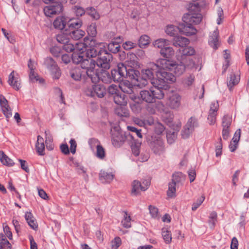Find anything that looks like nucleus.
I'll use <instances>...</instances> for the list:
<instances>
[{
    "label": "nucleus",
    "instance_id": "nucleus-1",
    "mask_svg": "<svg viewBox=\"0 0 249 249\" xmlns=\"http://www.w3.org/2000/svg\"><path fill=\"white\" fill-rule=\"evenodd\" d=\"M200 8L198 3L191 4L188 13L184 15L183 23L179 24V32L186 36L195 35L197 30L193 24L199 23L202 20V15L200 13Z\"/></svg>",
    "mask_w": 249,
    "mask_h": 249
},
{
    "label": "nucleus",
    "instance_id": "nucleus-2",
    "mask_svg": "<svg viewBox=\"0 0 249 249\" xmlns=\"http://www.w3.org/2000/svg\"><path fill=\"white\" fill-rule=\"evenodd\" d=\"M89 62L85 60L82 63V67H75L71 69L70 71L71 78L75 81H80L82 79H89L91 81L97 80V77L92 71L94 64H92Z\"/></svg>",
    "mask_w": 249,
    "mask_h": 249
},
{
    "label": "nucleus",
    "instance_id": "nucleus-3",
    "mask_svg": "<svg viewBox=\"0 0 249 249\" xmlns=\"http://www.w3.org/2000/svg\"><path fill=\"white\" fill-rule=\"evenodd\" d=\"M154 69L159 68L163 69H168L171 71H173L177 75L182 74L185 70V66L182 61L179 64L176 62L167 59L161 58L157 61V64L153 65Z\"/></svg>",
    "mask_w": 249,
    "mask_h": 249
},
{
    "label": "nucleus",
    "instance_id": "nucleus-4",
    "mask_svg": "<svg viewBox=\"0 0 249 249\" xmlns=\"http://www.w3.org/2000/svg\"><path fill=\"white\" fill-rule=\"evenodd\" d=\"M166 70L168 69H159L157 74V78L152 82V84H156L162 90L167 87V83L174 82L176 80L175 75L171 72H167Z\"/></svg>",
    "mask_w": 249,
    "mask_h": 249
},
{
    "label": "nucleus",
    "instance_id": "nucleus-5",
    "mask_svg": "<svg viewBox=\"0 0 249 249\" xmlns=\"http://www.w3.org/2000/svg\"><path fill=\"white\" fill-rule=\"evenodd\" d=\"M152 85L154 87L149 90H143L140 92L142 99L148 103H153L156 99H162L164 96L163 90L157 87L156 84Z\"/></svg>",
    "mask_w": 249,
    "mask_h": 249
},
{
    "label": "nucleus",
    "instance_id": "nucleus-6",
    "mask_svg": "<svg viewBox=\"0 0 249 249\" xmlns=\"http://www.w3.org/2000/svg\"><path fill=\"white\" fill-rule=\"evenodd\" d=\"M111 142L115 147H121L126 141L134 140V136L130 133H125L114 127L111 130Z\"/></svg>",
    "mask_w": 249,
    "mask_h": 249
},
{
    "label": "nucleus",
    "instance_id": "nucleus-7",
    "mask_svg": "<svg viewBox=\"0 0 249 249\" xmlns=\"http://www.w3.org/2000/svg\"><path fill=\"white\" fill-rule=\"evenodd\" d=\"M148 145L156 155H163L166 151L165 144L162 138L160 135H153L148 141Z\"/></svg>",
    "mask_w": 249,
    "mask_h": 249
},
{
    "label": "nucleus",
    "instance_id": "nucleus-8",
    "mask_svg": "<svg viewBox=\"0 0 249 249\" xmlns=\"http://www.w3.org/2000/svg\"><path fill=\"white\" fill-rule=\"evenodd\" d=\"M156 63H152L150 65V68L143 69L142 70L141 73L142 76H141L140 83L136 84V86L139 87L141 88L145 87L148 84V81L151 80V82L153 81L154 73L158 72V70L161 69L159 68L158 69H154L153 65H156Z\"/></svg>",
    "mask_w": 249,
    "mask_h": 249
},
{
    "label": "nucleus",
    "instance_id": "nucleus-9",
    "mask_svg": "<svg viewBox=\"0 0 249 249\" xmlns=\"http://www.w3.org/2000/svg\"><path fill=\"white\" fill-rule=\"evenodd\" d=\"M85 92L87 96L94 98H103L106 93V90L103 85L93 84L88 86L86 89Z\"/></svg>",
    "mask_w": 249,
    "mask_h": 249
},
{
    "label": "nucleus",
    "instance_id": "nucleus-10",
    "mask_svg": "<svg viewBox=\"0 0 249 249\" xmlns=\"http://www.w3.org/2000/svg\"><path fill=\"white\" fill-rule=\"evenodd\" d=\"M44 64L51 73L53 79H58L60 78L61 75L60 69L53 58L51 57L46 58L45 59Z\"/></svg>",
    "mask_w": 249,
    "mask_h": 249
},
{
    "label": "nucleus",
    "instance_id": "nucleus-11",
    "mask_svg": "<svg viewBox=\"0 0 249 249\" xmlns=\"http://www.w3.org/2000/svg\"><path fill=\"white\" fill-rule=\"evenodd\" d=\"M181 96L178 93L171 92L168 95L166 104L170 108L178 110L181 106Z\"/></svg>",
    "mask_w": 249,
    "mask_h": 249
},
{
    "label": "nucleus",
    "instance_id": "nucleus-12",
    "mask_svg": "<svg viewBox=\"0 0 249 249\" xmlns=\"http://www.w3.org/2000/svg\"><path fill=\"white\" fill-rule=\"evenodd\" d=\"M126 73V66L123 63L118 64L117 67L111 70V76L114 82H120L125 77Z\"/></svg>",
    "mask_w": 249,
    "mask_h": 249
},
{
    "label": "nucleus",
    "instance_id": "nucleus-13",
    "mask_svg": "<svg viewBox=\"0 0 249 249\" xmlns=\"http://www.w3.org/2000/svg\"><path fill=\"white\" fill-rule=\"evenodd\" d=\"M102 53V54H100L95 61V65L104 69H108L110 67V63L112 59V55L107 53L104 49H103Z\"/></svg>",
    "mask_w": 249,
    "mask_h": 249
},
{
    "label": "nucleus",
    "instance_id": "nucleus-14",
    "mask_svg": "<svg viewBox=\"0 0 249 249\" xmlns=\"http://www.w3.org/2000/svg\"><path fill=\"white\" fill-rule=\"evenodd\" d=\"M82 49H80L73 52L71 55V60L75 64H80L81 67H82V63L85 60H87L90 63L92 64H94V67H95V61L91 58H84L85 53L83 51H81Z\"/></svg>",
    "mask_w": 249,
    "mask_h": 249
},
{
    "label": "nucleus",
    "instance_id": "nucleus-15",
    "mask_svg": "<svg viewBox=\"0 0 249 249\" xmlns=\"http://www.w3.org/2000/svg\"><path fill=\"white\" fill-rule=\"evenodd\" d=\"M63 10V5L60 3H53L44 8L43 11L47 17H51L60 13Z\"/></svg>",
    "mask_w": 249,
    "mask_h": 249
},
{
    "label": "nucleus",
    "instance_id": "nucleus-16",
    "mask_svg": "<svg viewBox=\"0 0 249 249\" xmlns=\"http://www.w3.org/2000/svg\"><path fill=\"white\" fill-rule=\"evenodd\" d=\"M95 67H93V70H92V71L97 77V80L96 81H91L93 83H96L99 82L100 80L106 84L111 83L112 79L111 75L108 71L103 70L102 71L100 72V73H99L97 70L95 69Z\"/></svg>",
    "mask_w": 249,
    "mask_h": 249
},
{
    "label": "nucleus",
    "instance_id": "nucleus-17",
    "mask_svg": "<svg viewBox=\"0 0 249 249\" xmlns=\"http://www.w3.org/2000/svg\"><path fill=\"white\" fill-rule=\"evenodd\" d=\"M0 106L6 118H10L12 115V110L8 105L7 100L2 95H0Z\"/></svg>",
    "mask_w": 249,
    "mask_h": 249
},
{
    "label": "nucleus",
    "instance_id": "nucleus-18",
    "mask_svg": "<svg viewBox=\"0 0 249 249\" xmlns=\"http://www.w3.org/2000/svg\"><path fill=\"white\" fill-rule=\"evenodd\" d=\"M82 21L79 18H71L68 19L67 27L65 30V32H69L72 30L79 29L82 25Z\"/></svg>",
    "mask_w": 249,
    "mask_h": 249
},
{
    "label": "nucleus",
    "instance_id": "nucleus-19",
    "mask_svg": "<svg viewBox=\"0 0 249 249\" xmlns=\"http://www.w3.org/2000/svg\"><path fill=\"white\" fill-rule=\"evenodd\" d=\"M125 77L129 78L132 80V82L136 86V84L140 83L141 80L140 76V72L136 70L130 68L128 69H126V73Z\"/></svg>",
    "mask_w": 249,
    "mask_h": 249
},
{
    "label": "nucleus",
    "instance_id": "nucleus-20",
    "mask_svg": "<svg viewBox=\"0 0 249 249\" xmlns=\"http://www.w3.org/2000/svg\"><path fill=\"white\" fill-rule=\"evenodd\" d=\"M8 82L16 90H19L20 88V80L18 77L15 76L14 71H12L9 74Z\"/></svg>",
    "mask_w": 249,
    "mask_h": 249
},
{
    "label": "nucleus",
    "instance_id": "nucleus-21",
    "mask_svg": "<svg viewBox=\"0 0 249 249\" xmlns=\"http://www.w3.org/2000/svg\"><path fill=\"white\" fill-rule=\"evenodd\" d=\"M68 18L64 16L57 17L53 22V26L55 29L63 30L67 24Z\"/></svg>",
    "mask_w": 249,
    "mask_h": 249
},
{
    "label": "nucleus",
    "instance_id": "nucleus-22",
    "mask_svg": "<svg viewBox=\"0 0 249 249\" xmlns=\"http://www.w3.org/2000/svg\"><path fill=\"white\" fill-rule=\"evenodd\" d=\"M189 43L188 38L181 36H176L173 39V45L176 47L183 48Z\"/></svg>",
    "mask_w": 249,
    "mask_h": 249
},
{
    "label": "nucleus",
    "instance_id": "nucleus-23",
    "mask_svg": "<svg viewBox=\"0 0 249 249\" xmlns=\"http://www.w3.org/2000/svg\"><path fill=\"white\" fill-rule=\"evenodd\" d=\"M131 193L134 196L138 195L140 191H144L146 190V187H144L139 181L136 180L133 181Z\"/></svg>",
    "mask_w": 249,
    "mask_h": 249
},
{
    "label": "nucleus",
    "instance_id": "nucleus-24",
    "mask_svg": "<svg viewBox=\"0 0 249 249\" xmlns=\"http://www.w3.org/2000/svg\"><path fill=\"white\" fill-rule=\"evenodd\" d=\"M119 88L124 93L131 94L133 92V86L131 83L127 80L121 82L119 84Z\"/></svg>",
    "mask_w": 249,
    "mask_h": 249
},
{
    "label": "nucleus",
    "instance_id": "nucleus-25",
    "mask_svg": "<svg viewBox=\"0 0 249 249\" xmlns=\"http://www.w3.org/2000/svg\"><path fill=\"white\" fill-rule=\"evenodd\" d=\"M186 176L181 172H177L172 175V182L175 183V184L179 186L182 185L185 180Z\"/></svg>",
    "mask_w": 249,
    "mask_h": 249
},
{
    "label": "nucleus",
    "instance_id": "nucleus-26",
    "mask_svg": "<svg viewBox=\"0 0 249 249\" xmlns=\"http://www.w3.org/2000/svg\"><path fill=\"white\" fill-rule=\"evenodd\" d=\"M36 148L37 153L39 155L43 156L45 155V144L44 143V139L39 135L37 136V140L36 143Z\"/></svg>",
    "mask_w": 249,
    "mask_h": 249
},
{
    "label": "nucleus",
    "instance_id": "nucleus-27",
    "mask_svg": "<svg viewBox=\"0 0 249 249\" xmlns=\"http://www.w3.org/2000/svg\"><path fill=\"white\" fill-rule=\"evenodd\" d=\"M218 35L219 32L217 29H216L213 32L212 35L209 38V43L214 50L218 48Z\"/></svg>",
    "mask_w": 249,
    "mask_h": 249
},
{
    "label": "nucleus",
    "instance_id": "nucleus-28",
    "mask_svg": "<svg viewBox=\"0 0 249 249\" xmlns=\"http://www.w3.org/2000/svg\"><path fill=\"white\" fill-rule=\"evenodd\" d=\"M160 53L162 57L166 58H169L174 56L175 51L172 47L167 45L162 50H160Z\"/></svg>",
    "mask_w": 249,
    "mask_h": 249
},
{
    "label": "nucleus",
    "instance_id": "nucleus-29",
    "mask_svg": "<svg viewBox=\"0 0 249 249\" xmlns=\"http://www.w3.org/2000/svg\"><path fill=\"white\" fill-rule=\"evenodd\" d=\"M179 52L181 53V61H183V59L188 58L187 56L194 55L195 53L194 49L192 47H188L182 49L181 50L180 49Z\"/></svg>",
    "mask_w": 249,
    "mask_h": 249
},
{
    "label": "nucleus",
    "instance_id": "nucleus-30",
    "mask_svg": "<svg viewBox=\"0 0 249 249\" xmlns=\"http://www.w3.org/2000/svg\"><path fill=\"white\" fill-rule=\"evenodd\" d=\"M25 218L29 226L31 228L34 230H36L37 228L36 222L35 221V218L31 212H26L25 214Z\"/></svg>",
    "mask_w": 249,
    "mask_h": 249
},
{
    "label": "nucleus",
    "instance_id": "nucleus-31",
    "mask_svg": "<svg viewBox=\"0 0 249 249\" xmlns=\"http://www.w3.org/2000/svg\"><path fill=\"white\" fill-rule=\"evenodd\" d=\"M197 126V121L196 118L193 117H191L189 120L188 121L186 124L185 127L187 128V130L188 131L187 134H184V136L185 137H187L189 132H192L194 129L195 127Z\"/></svg>",
    "mask_w": 249,
    "mask_h": 249
},
{
    "label": "nucleus",
    "instance_id": "nucleus-32",
    "mask_svg": "<svg viewBox=\"0 0 249 249\" xmlns=\"http://www.w3.org/2000/svg\"><path fill=\"white\" fill-rule=\"evenodd\" d=\"M70 37L74 40H77L82 38L85 32L80 29L75 30H72L68 32Z\"/></svg>",
    "mask_w": 249,
    "mask_h": 249
},
{
    "label": "nucleus",
    "instance_id": "nucleus-33",
    "mask_svg": "<svg viewBox=\"0 0 249 249\" xmlns=\"http://www.w3.org/2000/svg\"><path fill=\"white\" fill-rule=\"evenodd\" d=\"M57 41L62 44H65L70 42V36L67 32L57 35L56 36Z\"/></svg>",
    "mask_w": 249,
    "mask_h": 249
},
{
    "label": "nucleus",
    "instance_id": "nucleus-34",
    "mask_svg": "<svg viewBox=\"0 0 249 249\" xmlns=\"http://www.w3.org/2000/svg\"><path fill=\"white\" fill-rule=\"evenodd\" d=\"M137 57L134 53H128L127 60L125 61V63L129 67L133 68L137 65Z\"/></svg>",
    "mask_w": 249,
    "mask_h": 249
},
{
    "label": "nucleus",
    "instance_id": "nucleus-35",
    "mask_svg": "<svg viewBox=\"0 0 249 249\" xmlns=\"http://www.w3.org/2000/svg\"><path fill=\"white\" fill-rule=\"evenodd\" d=\"M124 94H121L120 92L113 96L114 101L115 104L124 106L127 104V101L125 98Z\"/></svg>",
    "mask_w": 249,
    "mask_h": 249
},
{
    "label": "nucleus",
    "instance_id": "nucleus-36",
    "mask_svg": "<svg viewBox=\"0 0 249 249\" xmlns=\"http://www.w3.org/2000/svg\"><path fill=\"white\" fill-rule=\"evenodd\" d=\"M0 160L3 165L7 166H12L14 165L13 161L2 151H0Z\"/></svg>",
    "mask_w": 249,
    "mask_h": 249
},
{
    "label": "nucleus",
    "instance_id": "nucleus-37",
    "mask_svg": "<svg viewBox=\"0 0 249 249\" xmlns=\"http://www.w3.org/2000/svg\"><path fill=\"white\" fill-rule=\"evenodd\" d=\"M102 50H103L101 49L97 50L94 48L89 49L86 52V57H89L88 58L91 59H92V57H95L97 56H98V57L100 54H102Z\"/></svg>",
    "mask_w": 249,
    "mask_h": 249
},
{
    "label": "nucleus",
    "instance_id": "nucleus-38",
    "mask_svg": "<svg viewBox=\"0 0 249 249\" xmlns=\"http://www.w3.org/2000/svg\"><path fill=\"white\" fill-rule=\"evenodd\" d=\"M79 44H78L77 43L74 45L71 42V40H70L69 43L63 45V49L67 52H73L79 49Z\"/></svg>",
    "mask_w": 249,
    "mask_h": 249
},
{
    "label": "nucleus",
    "instance_id": "nucleus-39",
    "mask_svg": "<svg viewBox=\"0 0 249 249\" xmlns=\"http://www.w3.org/2000/svg\"><path fill=\"white\" fill-rule=\"evenodd\" d=\"M169 40L164 38H159L153 42V44L156 48L162 50L166 46L169 45Z\"/></svg>",
    "mask_w": 249,
    "mask_h": 249
},
{
    "label": "nucleus",
    "instance_id": "nucleus-40",
    "mask_svg": "<svg viewBox=\"0 0 249 249\" xmlns=\"http://www.w3.org/2000/svg\"><path fill=\"white\" fill-rule=\"evenodd\" d=\"M180 124H179L178 126V128L177 130L174 131H168L167 132L166 137L167 140L169 143L172 144L173 143L177 137V133L179 130V128L180 127Z\"/></svg>",
    "mask_w": 249,
    "mask_h": 249
},
{
    "label": "nucleus",
    "instance_id": "nucleus-41",
    "mask_svg": "<svg viewBox=\"0 0 249 249\" xmlns=\"http://www.w3.org/2000/svg\"><path fill=\"white\" fill-rule=\"evenodd\" d=\"M179 32V25L178 26L174 25H168L166 26L165 32L168 35L175 36Z\"/></svg>",
    "mask_w": 249,
    "mask_h": 249
},
{
    "label": "nucleus",
    "instance_id": "nucleus-42",
    "mask_svg": "<svg viewBox=\"0 0 249 249\" xmlns=\"http://www.w3.org/2000/svg\"><path fill=\"white\" fill-rule=\"evenodd\" d=\"M240 80V78L238 76H236L235 74L231 73L230 75V80L227 82V86L230 90H231V88L237 85Z\"/></svg>",
    "mask_w": 249,
    "mask_h": 249
},
{
    "label": "nucleus",
    "instance_id": "nucleus-43",
    "mask_svg": "<svg viewBox=\"0 0 249 249\" xmlns=\"http://www.w3.org/2000/svg\"><path fill=\"white\" fill-rule=\"evenodd\" d=\"M100 179L103 182H110L114 178V175L111 173H108L107 172L103 171L100 173Z\"/></svg>",
    "mask_w": 249,
    "mask_h": 249
},
{
    "label": "nucleus",
    "instance_id": "nucleus-44",
    "mask_svg": "<svg viewBox=\"0 0 249 249\" xmlns=\"http://www.w3.org/2000/svg\"><path fill=\"white\" fill-rule=\"evenodd\" d=\"M177 185L172 182L169 183L168 189L167 191V195L168 197L172 198L176 196V186Z\"/></svg>",
    "mask_w": 249,
    "mask_h": 249
},
{
    "label": "nucleus",
    "instance_id": "nucleus-45",
    "mask_svg": "<svg viewBox=\"0 0 249 249\" xmlns=\"http://www.w3.org/2000/svg\"><path fill=\"white\" fill-rule=\"evenodd\" d=\"M107 48L109 52L116 53L119 51L120 46L118 42H111L108 44Z\"/></svg>",
    "mask_w": 249,
    "mask_h": 249
},
{
    "label": "nucleus",
    "instance_id": "nucleus-46",
    "mask_svg": "<svg viewBox=\"0 0 249 249\" xmlns=\"http://www.w3.org/2000/svg\"><path fill=\"white\" fill-rule=\"evenodd\" d=\"M123 226L125 228L131 227V217L127 212L124 213V218L121 222Z\"/></svg>",
    "mask_w": 249,
    "mask_h": 249
},
{
    "label": "nucleus",
    "instance_id": "nucleus-47",
    "mask_svg": "<svg viewBox=\"0 0 249 249\" xmlns=\"http://www.w3.org/2000/svg\"><path fill=\"white\" fill-rule=\"evenodd\" d=\"M232 122V118L229 115H225L222 120V126L223 128H229Z\"/></svg>",
    "mask_w": 249,
    "mask_h": 249
},
{
    "label": "nucleus",
    "instance_id": "nucleus-48",
    "mask_svg": "<svg viewBox=\"0 0 249 249\" xmlns=\"http://www.w3.org/2000/svg\"><path fill=\"white\" fill-rule=\"evenodd\" d=\"M87 33L91 37H95L97 35V26L95 23H92L87 28Z\"/></svg>",
    "mask_w": 249,
    "mask_h": 249
},
{
    "label": "nucleus",
    "instance_id": "nucleus-49",
    "mask_svg": "<svg viewBox=\"0 0 249 249\" xmlns=\"http://www.w3.org/2000/svg\"><path fill=\"white\" fill-rule=\"evenodd\" d=\"M96 157L100 159H104L106 157L105 150L100 144L96 146Z\"/></svg>",
    "mask_w": 249,
    "mask_h": 249
},
{
    "label": "nucleus",
    "instance_id": "nucleus-50",
    "mask_svg": "<svg viewBox=\"0 0 249 249\" xmlns=\"http://www.w3.org/2000/svg\"><path fill=\"white\" fill-rule=\"evenodd\" d=\"M87 14L94 19H98L100 18V15L97 12L96 9L93 7H89L87 8Z\"/></svg>",
    "mask_w": 249,
    "mask_h": 249
},
{
    "label": "nucleus",
    "instance_id": "nucleus-51",
    "mask_svg": "<svg viewBox=\"0 0 249 249\" xmlns=\"http://www.w3.org/2000/svg\"><path fill=\"white\" fill-rule=\"evenodd\" d=\"M149 37L146 35H142L139 40V45L141 48H142L149 44Z\"/></svg>",
    "mask_w": 249,
    "mask_h": 249
},
{
    "label": "nucleus",
    "instance_id": "nucleus-52",
    "mask_svg": "<svg viewBox=\"0 0 249 249\" xmlns=\"http://www.w3.org/2000/svg\"><path fill=\"white\" fill-rule=\"evenodd\" d=\"M162 236L166 244H169L171 242L172 237L170 231L162 229Z\"/></svg>",
    "mask_w": 249,
    "mask_h": 249
},
{
    "label": "nucleus",
    "instance_id": "nucleus-53",
    "mask_svg": "<svg viewBox=\"0 0 249 249\" xmlns=\"http://www.w3.org/2000/svg\"><path fill=\"white\" fill-rule=\"evenodd\" d=\"M205 198V197L204 196H202L198 197L196 201L192 205V211H196L201 205V204L204 201Z\"/></svg>",
    "mask_w": 249,
    "mask_h": 249
},
{
    "label": "nucleus",
    "instance_id": "nucleus-54",
    "mask_svg": "<svg viewBox=\"0 0 249 249\" xmlns=\"http://www.w3.org/2000/svg\"><path fill=\"white\" fill-rule=\"evenodd\" d=\"M72 9L77 17H81L84 15L86 12L83 8L78 6H74Z\"/></svg>",
    "mask_w": 249,
    "mask_h": 249
},
{
    "label": "nucleus",
    "instance_id": "nucleus-55",
    "mask_svg": "<svg viewBox=\"0 0 249 249\" xmlns=\"http://www.w3.org/2000/svg\"><path fill=\"white\" fill-rule=\"evenodd\" d=\"M195 81V75L191 74L187 77L184 80V84L186 87L192 86Z\"/></svg>",
    "mask_w": 249,
    "mask_h": 249
},
{
    "label": "nucleus",
    "instance_id": "nucleus-56",
    "mask_svg": "<svg viewBox=\"0 0 249 249\" xmlns=\"http://www.w3.org/2000/svg\"><path fill=\"white\" fill-rule=\"evenodd\" d=\"M122 244V240L119 237H116L111 241L112 249H118Z\"/></svg>",
    "mask_w": 249,
    "mask_h": 249
},
{
    "label": "nucleus",
    "instance_id": "nucleus-57",
    "mask_svg": "<svg viewBox=\"0 0 249 249\" xmlns=\"http://www.w3.org/2000/svg\"><path fill=\"white\" fill-rule=\"evenodd\" d=\"M183 63L184 64L185 68H188L189 69H193L195 68V62L190 58H186L185 59H183V61H182Z\"/></svg>",
    "mask_w": 249,
    "mask_h": 249
},
{
    "label": "nucleus",
    "instance_id": "nucleus-58",
    "mask_svg": "<svg viewBox=\"0 0 249 249\" xmlns=\"http://www.w3.org/2000/svg\"><path fill=\"white\" fill-rule=\"evenodd\" d=\"M222 149V143L221 138H220L218 140V142L215 146L216 156L218 157L221 155Z\"/></svg>",
    "mask_w": 249,
    "mask_h": 249
},
{
    "label": "nucleus",
    "instance_id": "nucleus-59",
    "mask_svg": "<svg viewBox=\"0 0 249 249\" xmlns=\"http://www.w3.org/2000/svg\"><path fill=\"white\" fill-rule=\"evenodd\" d=\"M217 14L218 16V18L217 19V24L218 25H220L222 22V19L224 18V14H223V11L222 8L218 7L217 9Z\"/></svg>",
    "mask_w": 249,
    "mask_h": 249
},
{
    "label": "nucleus",
    "instance_id": "nucleus-60",
    "mask_svg": "<svg viewBox=\"0 0 249 249\" xmlns=\"http://www.w3.org/2000/svg\"><path fill=\"white\" fill-rule=\"evenodd\" d=\"M217 14L218 16V18L217 19V24L218 25H220L222 22V19L224 18V14H223V11L222 8L218 7L217 9Z\"/></svg>",
    "mask_w": 249,
    "mask_h": 249
},
{
    "label": "nucleus",
    "instance_id": "nucleus-61",
    "mask_svg": "<svg viewBox=\"0 0 249 249\" xmlns=\"http://www.w3.org/2000/svg\"><path fill=\"white\" fill-rule=\"evenodd\" d=\"M150 214L153 218H157L158 216V209L157 208L152 205L149 206Z\"/></svg>",
    "mask_w": 249,
    "mask_h": 249
},
{
    "label": "nucleus",
    "instance_id": "nucleus-62",
    "mask_svg": "<svg viewBox=\"0 0 249 249\" xmlns=\"http://www.w3.org/2000/svg\"><path fill=\"white\" fill-rule=\"evenodd\" d=\"M216 113L209 112L208 120L210 125H213L216 122Z\"/></svg>",
    "mask_w": 249,
    "mask_h": 249
},
{
    "label": "nucleus",
    "instance_id": "nucleus-63",
    "mask_svg": "<svg viewBox=\"0 0 249 249\" xmlns=\"http://www.w3.org/2000/svg\"><path fill=\"white\" fill-rule=\"evenodd\" d=\"M108 92L110 94L114 95V96L120 92L117 86L114 85H111L108 87Z\"/></svg>",
    "mask_w": 249,
    "mask_h": 249
},
{
    "label": "nucleus",
    "instance_id": "nucleus-64",
    "mask_svg": "<svg viewBox=\"0 0 249 249\" xmlns=\"http://www.w3.org/2000/svg\"><path fill=\"white\" fill-rule=\"evenodd\" d=\"M136 46V44L133 43L131 41H128L124 43L123 44V47L125 50H130L131 49L134 48Z\"/></svg>",
    "mask_w": 249,
    "mask_h": 249
}]
</instances>
